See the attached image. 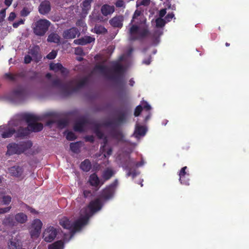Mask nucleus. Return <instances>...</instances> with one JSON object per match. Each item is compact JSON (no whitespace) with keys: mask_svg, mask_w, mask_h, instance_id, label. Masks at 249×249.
I'll use <instances>...</instances> for the list:
<instances>
[{"mask_svg":"<svg viewBox=\"0 0 249 249\" xmlns=\"http://www.w3.org/2000/svg\"><path fill=\"white\" fill-rule=\"evenodd\" d=\"M114 74L109 75L108 70L107 66L103 65H96L94 68V71H99L103 74L108 79L115 82L118 85H124V74L125 72L124 67L119 62H114L111 68Z\"/></svg>","mask_w":249,"mask_h":249,"instance_id":"nucleus-1","label":"nucleus"},{"mask_svg":"<svg viewBox=\"0 0 249 249\" xmlns=\"http://www.w3.org/2000/svg\"><path fill=\"white\" fill-rule=\"evenodd\" d=\"M127 32L129 40L130 41L141 40L147 37L149 34L148 25H138L132 23Z\"/></svg>","mask_w":249,"mask_h":249,"instance_id":"nucleus-2","label":"nucleus"},{"mask_svg":"<svg viewBox=\"0 0 249 249\" xmlns=\"http://www.w3.org/2000/svg\"><path fill=\"white\" fill-rule=\"evenodd\" d=\"M51 25L50 21L46 19H40L33 24L34 33L39 36L45 35Z\"/></svg>","mask_w":249,"mask_h":249,"instance_id":"nucleus-3","label":"nucleus"},{"mask_svg":"<svg viewBox=\"0 0 249 249\" xmlns=\"http://www.w3.org/2000/svg\"><path fill=\"white\" fill-rule=\"evenodd\" d=\"M116 118L114 120H109L104 122L101 125L106 127H112L114 125H119L126 122V112L125 110L120 109H116Z\"/></svg>","mask_w":249,"mask_h":249,"instance_id":"nucleus-4","label":"nucleus"},{"mask_svg":"<svg viewBox=\"0 0 249 249\" xmlns=\"http://www.w3.org/2000/svg\"><path fill=\"white\" fill-rule=\"evenodd\" d=\"M118 185V179H116L112 183L102 190L100 195L101 198L105 200L112 198L114 196Z\"/></svg>","mask_w":249,"mask_h":249,"instance_id":"nucleus-5","label":"nucleus"},{"mask_svg":"<svg viewBox=\"0 0 249 249\" xmlns=\"http://www.w3.org/2000/svg\"><path fill=\"white\" fill-rule=\"evenodd\" d=\"M58 230L53 226L47 228L43 233V238L47 242H51L55 238Z\"/></svg>","mask_w":249,"mask_h":249,"instance_id":"nucleus-6","label":"nucleus"},{"mask_svg":"<svg viewBox=\"0 0 249 249\" xmlns=\"http://www.w3.org/2000/svg\"><path fill=\"white\" fill-rule=\"evenodd\" d=\"M74 80L70 81L67 85L63 84L59 79H55L52 81V86L53 87H58L60 88L63 92L66 95H70L69 88L71 87L74 84Z\"/></svg>","mask_w":249,"mask_h":249,"instance_id":"nucleus-7","label":"nucleus"},{"mask_svg":"<svg viewBox=\"0 0 249 249\" xmlns=\"http://www.w3.org/2000/svg\"><path fill=\"white\" fill-rule=\"evenodd\" d=\"M102 207V202L99 198L90 201L87 207V209L89 210V212L87 213L86 215H89V217L93 213L99 211Z\"/></svg>","mask_w":249,"mask_h":249,"instance_id":"nucleus-8","label":"nucleus"},{"mask_svg":"<svg viewBox=\"0 0 249 249\" xmlns=\"http://www.w3.org/2000/svg\"><path fill=\"white\" fill-rule=\"evenodd\" d=\"M89 219V216L86 215L80 217L72 222L71 231L72 234L74 233L76 231L80 230L81 228L86 225Z\"/></svg>","mask_w":249,"mask_h":249,"instance_id":"nucleus-9","label":"nucleus"},{"mask_svg":"<svg viewBox=\"0 0 249 249\" xmlns=\"http://www.w3.org/2000/svg\"><path fill=\"white\" fill-rule=\"evenodd\" d=\"M28 94V90L26 88L18 87L12 92L13 98L18 101L24 100Z\"/></svg>","mask_w":249,"mask_h":249,"instance_id":"nucleus-10","label":"nucleus"},{"mask_svg":"<svg viewBox=\"0 0 249 249\" xmlns=\"http://www.w3.org/2000/svg\"><path fill=\"white\" fill-rule=\"evenodd\" d=\"M89 78L87 76H85L82 78L79 81L77 82L76 86L74 87H71L69 89L70 95L78 91L80 89L85 87L89 83ZM70 87L69 88H70Z\"/></svg>","mask_w":249,"mask_h":249,"instance_id":"nucleus-11","label":"nucleus"},{"mask_svg":"<svg viewBox=\"0 0 249 249\" xmlns=\"http://www.w3.org/2000/svg\"><path fill=\"white\" fill-rule=\"evenodd\" d=\"M89 120L86 118L82 117L76 122L73 126L74 131L82 132L84 130V127L86 124H90Z\"/></svg>","mask_w":249,"mask_h":249,"instance_id":"nucleus-12","label":"nucleus"},{"mask_svg":"<svg viewBox=\"0 0 249 249\" xmlns=\"http://www.w3.org/2000/svg\"><path fill=\"white\" fill-rule=\"evenodd\" d=\"M121 163L122 167L125 170H131L135 166V161L130 158L129 155L122 159Z\"/></svg>","mask_w":249,"mask_h":249,"instance_id":"nucleus-13","label":"nucleus"},{"mask_svg":"<svg viewBox=\"0 0 249 249\" xmlns=\"http://www.w3.org/2000/svg\"><path fill=\"white\" fill-rule=\"evenodd\" d=\"M80 33L78 29L76 27H72L70 29L66 30L63 34V37L65 39H73L77 36H79Z\"/></svg>","mask_w":249,"mask_h":249,"instance_id":"nucleus-14","label":"nucleus"},{"mask_svg":"<svg viewBox=\"0 0 249 249\" xmlns=\"http://www.w3.org/2000/svg\"><path fill=\"white\" fill-rule=\"evenodd\" d=\"M51 10L50 2L45 0L42 1L38 6V11L41 15H46L48 14Z\"/></svg>","mask_w":249,"mask_h":249,"instance_id":"nucleus-15","label":"nucleus"},{"mask_svg":"<svg viewBox=\"0 0 249 249\" xmlns=\"http://www.w3.org/2000/svg\"><path fill=\"white\" fill-rule=\"evenodd\" d=\"M124 17L122 15L116 16L109 20V24L114 28H121L123 25Z\"/></svg>","mask_w":249,"mask_h":249,"instance_id":"nucleus-16","label":"nucleus"},{"mask_svg":"<svg viewBox=\"0 0 249 249\" xmlns=\"http://www.w3.org/2000/svg\"><path fill=\"white\" fill-rule=\"evenodd\" d=\"M20 116L22 119L25 120L27 122L28 124V126H29V124L30 123H35V122H37V121L41 120L40 117L29 113L22 114L20 115Z\"/></svg>","mask_w":249,"mask_h":249,"instance_id":"nucleus-17","label":"nucleus"},{"mask_svg":"<svg viewBox=\"0 0 249 249\" xmlns=\"http://www.w3.org/2000/svg\"><path fill=\"white\" fill-rule=\"evenodd\" d=\"M7 154L9 155L13 154H20L22 153V151L19 149V143H9L7 146Z\"/></svg>","mask_w":249,"mask_h":249,"instance_id":"nucleus-18","label":"nucleus"},{"mask_svg":"<svg viewBox=\"0 0 249 249\" xmlns=\"http://www.w3.org/2000/svg\"><path fill=\"white\" fill-rule=\"evenodd\" d=\"M115 174V172L110 168H107L103 172L102 179L101 180V186L103 185L106 181L110 179Z\"/></svg>","mask_w":249,"mask_h":249,"instance_id":"nucleus-19","label":"nucleus"},{"mask_svg":"<svg viewBox=\"0 0 249 249\" xmlns=\"http://www.w3.org/2000/svg\"><path fill=\"white\" fill-rule=\"evenodd\" d=\"M9 173L10 175L13 177L21 178L22 179L23 169L22 167L19 166H13L9 168Z\"/></svg>","mask_w":249,"mask_h":249,"instance_id":"nucleus-20","label":"nucleus"},{"mask_svg":"<svg viewBox=\"0 0 249 249\" xmlns=\"http://www.w3.org/2000/svg\"><path fill=\"white\" fill-rule=\"evenodd\" d=\"M95 38L90 36H85L83 37L75 39L73 43L77 45H85L87 44L94 42Z\"/></svg>","mask_w":249,"mask_h":249,"instance_id":"nucleus-21","label":"nucleus"},{"mask_svg":"<svg viewBox=\"0 0 249 249\" xmlns=\"http://www.w3.org/2000/svg\"><path fill=\"white\" fill-rule=\"evenodd\" d=\"M115 11L113 5H109L107 4H104L101 8V12L104 16L111 15Z\"/></svg>","mask_w":249,"mask_h":249,"instance_id":"nucleus-22","label":"nucleus"},{"mask_svg":"<svg viewBox=\"0 0 249 249\" xmlns=\"http://www.w3.org/2000/svg\"><path fill=\"white\" fill-rule=\"evenodd\" d=\"M89 183L92 186L97 187L99 185H101V181L96 173H93L89 176Z\"/></svg>","mask_w":249,"mask_h":249,"instance_id":"nucleus-23","label":"nucleus"},{"mask_svg":"<svg viewBox=\"0 0 249 249\" xmlns=\"http://www.w3.org/2000/svg\"><path fill=\"white\" fill-rule=\"evenodd\" d=\"M39 47L38 46H36L30 49L28 53L31 54L32 57L35 60L36 62L38 61V59H40L41 57L39 53Z\"/></svg>","mask_w":249,"mask_h":249,"instance_id":"nucleus-24","label":"nucleus"},{"mask_svg":"<svg viewBox=\"0 0 249 249\" xmlns=\"http://www.w3.org/2000/svg\"><path fill=\"white\" fill-rule=\"evenodd\" d=\"M29 132L32 131L37 132L43 129V126L41 123L35 122V123H30L28 126Z\"/></svg>","mask_w":249,"mask_h":249,"instance_id":"nucleus-25","label":"nucleus"},{"mask_svg":"<svg viewBox=\"0 0 249 249\" xmlns=\"http://www.w3.org/2000/svg\"><path fill=\"white\" fill-rule=\"evenodd\" d=\"M15 218L11 215H8L2 220V224L6 226L13 227L16 225Z\"/></svg>","mask_w":249,"mask_h":249,"instance_id":"nucleus-26","label":"nucleus"},{"mask_svg":"<svg viewBox=\"0 0 249 249\" xmlns=\"http://www.w3.org/2000/svg\"><path fill=\"white\" fill-rule=\"evenodd\" d=\"M93 0H85L81 3L82 12L83 14H88L91 8V3Z\"/></svg>","mask_w":249,"mask_h":249,"instance_id":"nucleus-27","label":"nucleus"},{"mask_svg":"<svg viewBox=\"0 0 249 249\" xmlns=\"http://www.w3.org/2000/svg\"><path fill=\"white\" fill-rule=\"evenodd\" d=\"M59 224L64 228L71 231L72 222L70 221L68 218L66 217L62 218L59 221Z\"/></svg>","mask_w":249,"mask_h":249,"instance_id":"nucleus-28","label":"nucleus"},{"mask_svg":"<svg viewBox=\"0 0 249 249\" xmlns=\"http://www.w3.org/2000/svg\"><path fill=\"white\" fill-rule=\"evenodd\" d=\"M19 149L22 151V153L31 148L33 146L32 142L28 140L24 142H19Z\"/></svg>","mask_w":249,"mask_h":249,"instance_id":"nucleus-29","label":"nucleus"},{"mask_svg":"<svg viewBox=\"0 0 249 249\" xmlns=\"http://www.w3.org/2000/svg\"><path fill=\"white\" fill-rule=\"evenodd\" d=\"M93 129L94 133L99 139H102L104 136V133L100 130L101 124L99 123H94Z\"/></svg>","mask_w":249,"mask_h":249,"instance_id":"nucleus-30","label":"nucleus"},{"mask_svg":"<svg viewBox=\"0 0 249 249\" xmlns=\"http://www.w3.org/2000/svg\"><path fill=\"white\" fill-rule=\"evenodd\" d=\"M30 132L28 127H19L16 132V137L23 138L29 135Z\"/></svg>","mask_w":249,"mask_h":249,"instance_id":"nucleus-31","label":"nucleus"},{"mask_svg":"<svg viewBox=\"0 0 249 249\" xmlns=\"http://www.w3.org/2000/svg\"><path fill=\"white\" fill-rule=\"evenodd\" d=\"M80 168L84 172H89L91 168V162L89 159H86L81 163Z\"/></svg>","mask_w":249,"mask_h":249,"instance_id":"nucleus-32","label":"nucleus"},{"mask_svg":"<svg viewBox=\"0 0 249 249\" xmlns=\"http://www.w3.org/2000/svg\"><path fill=\"white\" fill-rule=\"evenodd\" d=\"M47 41L49 42H53L58 44L60 41V37L57 34L52 33L48 36Z\"/></svg>","mask_w":249,"mask_h":249,"instance_id":"nucleus-33","label":"nucleus"},{"mask_svg":"<svg viewBox=\"0 0 249 249\" xmlns=\"http://www.w3.org/2000/svg\"><path fill=\"white\" fill-rule=\"evenodd\" d=\"M15 218L17 222L21 224L25 223L27 220V215L23 213H19L16 214Z\"/></svg>","mask_w":249,"mask_h":249,"instance_id":"nucleus-34","label":"nucleus"},{"mask_svg":"<svg viewBox=\"0 0 249 249\" xmlns=\"http://www.w3.org/2000/svg\"><path fill=\"white\" fill-rule=\"evenodd\" d=\"M110 134L114 139L118 141H122L124 137L121 131L114 128L111 130L110 131Z\"/></svg>","mask_w":249,"mask_h":249,"instance_id":"nucleus-35","label":"nucleus"},{"mask_svg":"<svg viewBox=\"0 0 249 249\" xmlns=\"http://www.w3.org/2000/svg\"><path fill=\"white\" fill-rule=\"evenodd\" d=\"M82 143L81 141L71 143L70 145L71 150L74 153H78L80 152Z\"/></svg>","mask_w":249,"mask_h":249,"instance_id":"nucleus-36","label":"nucleus"},{"mask_svg":"<svg viewBox=\"0 0 249 249\" xmlns=\"http://www.w3.org/2000/svg\"><path fill=\"white\" fill-rule=\"evenodd\" d=\"M63 242L61 240L57 241L48 246V249H63Z\"/></svg>","mask_w":249,"mask_h":249,"instance_id":"nucleus-37","label":"nucleus"},{"mask_svg":"<svg viewBox=\"0 0 249 249\" xmlns=\"http://www.w3.org/2000/svg\"><path fill=\"white\" fill-rule=\"evenodd\" d=\"M94 32L98 35L105 34L107 32V30L102 25H96L94 28Z\"/></svg>","mask_w":249,"mask_h":249,"instance_id":"nucleus-38","label":"nucleus"},{"mask_svg":"<svg viewBox=\"0 0 249 249\" xmlns=\"http://www.w3.org/2000/svg\"><path fill=\"white\" fill-rule=\"evenodd\" d=\"M42 226V223L40 220L38 219H35L32 224V227L33 229L36 230L37 232L41 231Z\"/></svg>","mask_w":249,"mask_h":249,"instance_id":"nucleus-39","label":"nucleus"},{"mask_svg":"<svg viewBox=\"0 0 249 249\" xmlns=\"http://www.w3.org/2000/svg\"><path fill=\"white\" fill-rule=\"evenodd\" d=\"M16 132V130L14 128H10L4 131L1 134V137L3 138H10Z\"/></svg>","mask_w":249,"mask_h":249,"instance_id":"nucleus-40","label":"nucleus"},{"mask_svg":"<svg viewBox=\"0 0 249 249\" xmlns=\"http://www.w3.org/2000/svg\"><path fill=\"white\" fill-rule=\"evenodd\" d=\"M146 128L143 126H138L135 129V133L136 135L143 136L146 133Z\"/></svg>","mask_w":249,"mask_h":249,"instance_id":"nucleus-41","label":"nucleus"},{"mask_svg":"<svg viewBox=\"0 0 249 249\" xmlns=\"http://www.w3.org/2000/svg\"><path fill=\"white\" fill-rule=\"evenodd\" d=\"M62 68V65L60 63H51L50 65V69L55 72L60 71L61 69Z\"/></svg>","mask_w":249,"mask_h":249,"instance_id":"nucleus-42","label":"nucleus"},{"mask_svg":"<svg viewBox=\"0 0 249 249\" xmlns=\"http://www.w3.org/2000/svg\"><path fill=\"white\" fill-rule=\"evenodd\" d=\"M187 168V166H184L180 169L178 174V175L179 176V180H181L182 181H183L184 176H189V174L187 173V172L186 171Z\"/></svg>","mask_w":249,"mask_h":249,"instance_id":"nucleus-43","label":"nucleus"},{"mask_svg":"<svg viewBox=\"0 0 249 249\" xmlns=\"http://www.w3.org/2000/svg\"><path fill=\"white\" fill-rule=\"evenodd\" d=\"M156 25L157 27L162 28L164 26L166 21L162 18H159L156 19Z\"/></svg>","mask_w":249,"mask_h":249,"instance_id":"nucleus-44","label":"nucleus"},{"mask_svg":"<svg viewBox=\"0 0 249 249\" xmlns=\"http://www.w3.org/2000/svg\"><path fill=\"white\" fill-rule=\"evenodd\" d=\"M18 246V243L15 240L11 239L8 242V249H17Z\"/></svg>","mask_w":249,"mask_h":249,"instance_id":"nucleus-45","label":"nucleus"},{"mask_svg":"<svg viewBox=\"0 0 249 249\" xmlns=\"http://www.w3.org/2000/svg\"><path fill=\"white\" fill-rule=\"evenodd\" d=\"M57 126L60 128H63L68 125V121L65 119L60 120L57 122Z\"/></svg>","mask_w":249,"mask_h":249,"instance_id":"nucleus-46","label":"nucleus"},{"mask_svg":"<svg viewBox=\"0 0 249 249\" xmlns=\"http://www.w3.org/2000/svg\"><path fill=\"white\" fill-rule=\"evenodd\" d=\"M12 198L10 196H4L2 198V202L4 205H8L11 202Z\"/></svg>","mask_w":249,"mask_h":249,"instance_id":"nucleus-47","label":"nucleus"},{"mask_svg":"<svg viewBox=\"0 0 249 249\" xmlns=\"http://www.w3.org/2000/svg\"><path fill=\"white\" fill-rule=\"evenodd\" d=\"M66 139L69 141H73L76 139V136L75 134L71 132H69L66 135Z\"/></svg>","mask_w":249,"mask_h":249,"instance_id":"nucleus-48","label":"nucleus"},{"mask_svg":"<svg viewBox=\"0 0 249 249\" xmlns=\"http://www.w3.org/2000/svg\"><path fill=\"white\" fill-rule=\"evenodd\" d=\"M56 55L57 51L53 50L47 54L46 57L49 59H53L56 57Z\"/></svg>","mask_w":249,"mask_h":249,"instance_id":"nucleus-49","label":"nucleus"},{"mask_svg":"<svg viewBox=\"0 0 249 249\" xmlns=\"http://www.w3.org/2000/svg\"><path fill=\"white\" fill-rule=\"evenodd\" d=\"M142 106L141 105L138 106L135 109L134 115L136 117L139 116V115L141 114V112L142 111Z\"/></svg>","mask_w":249,"mask_h":249,"instance_id":"nucleus-50","label":"nucleus"},{"mask_svg":"<svg viewBox=\"0 0 249 249\" xmlns=\"http://www.w3.org/2000/svg\"><path fill=\"white\" fill-rule=\"evenodd\" d=\"M40 233V231H38V232H37L36 230L33 229L30 231L31 236L33 238L38 237Z\"/></svg>","mask_w":249,"mask_h":249,"instance_id":"nucleus-51","label":"nucleus"},{"mask_svg":"<svg viewBox=\"0 0 249 249\" xmlns=\"http://www.w3.org/2000/svg\"><path fill=\"white\" fill-rule=\"evenodd\" d=\"M189 176H184L183 178V181H182L181 180H179V181L181 184L185 185H189L190 184L189 183Z\"/></svg>","mask_w":249,"mask_h":249,"instance_id":"nucleus-52","label":"nucleus"},{"mask_svg":"<svg viewBox=\"0 0 249 249\" xmlns=\"http://www.w3.org/2000/svg\"><path fill=\"white\" fill-rule=\"evenodd\" d=\"M6 15L5 9H2L0 11V24L3 22Z\"/></svg>","mask_w":249,"mask_h":249,"instance_id":"nucleus-53","label":"nucleus"},{"mask_svg":"<svg viewBox=\"0 0 249 249\" xmlns=\"http://www.w3.org/2000/svg\"><path fill=\"white\" fill-rule=\"evenodd\" d=\"M140 14L141 12L136 10L133 15L132 19H131V22L129 23V25L133 23L134 21V19L137 18L138 17L140 16Z\"/></svg>","mask_w":249,"mask_h":249,"instance_id":"nucleus-54","label":"nucleus"},{"mask_svg":"<svg viewBox=\"0 0 249 249\" xmlns=\"http://www.w3.org/2000/svg\"><path fill=\"white\" fill-rule=\"evenodd\" d=\"M11 208V206H9L5 208H0V214H3L9 212Z\"/></svg>","mask_w":249,"mask_h":249,"instance_id":"nucleus-55","label":"nucleus"},{"mask_svg":"<svg viewBox=\"0 0 249 249\" xmlns=\"http://www.w3.org/2000/svg\"><path fill=\"white\" fill-rule=\"evenodd\" d=\"M86 142L93 143L94 142V137L93 135H88L85 137Z\"/></svg>","mask_w":249,"mask_h":249,"instance_id":"nucleus-56","label":"nucleus"},{"mask_svg":"<svg viewBox=\"0 0 249 249\" xmlns=\"http://www.w3.org/2000/svg\"><path fill=\"white\" fill-rule=\"evenodd\" d=\"M175 15L173 12L168 13L165 17V20L167 22H169L174 17Z\"/></svg>","mask_w":249,"mask_h":249,"instance_id":"nucleus-57","label":"nucleus"},{"mask_svg":"<svg viewBox=\"0 0 249 249\" xmlns=\"http://www.w3.org/2000/svg\"><path fill=\"white\" fill-rule=\"evenodd\" d=\"M32 60V56H31L30 55H26L24 57V61L25 64H29L30 63H31Z\"/></svg>","mask_w":249,"mask_h":249,"instance_id":"nucleus-58","label":"nucleus"},{"mask_svg":"<svg viewBox=\"0 0 249 249\" xmlns=\"http://www.w3.org/2000/svg\"><path fill=\"white\" fill-rule=\"evenodd\" d=\"M4 76L6 78L9 79L11 81H14L15 80V76L10 73H5Z\"/></svg>","mask_w":249,"mask_h":249,"instance_id":"nucleus-59","label":"nucleus"},{"mask_svg":"<svg viewBox=\"0 0 249 249\" xmlns=\"http://www.w3.org/2000/svg\"><path fill=\"white\" fill-rule=\"evenodd\" d=\"M30 13V12L28 11L27 8H24L21 11V15L23 17H26Z\"/></svg>","mask_w":249,"mask_h":249,"instance_id":"nucleus-60","label":"nucleus"},{"mask_svg":"<svg viewBox=\"0 0 249 249\" xmlns=\"http://www.w3.org/2000/svg\"><path fill=\"white\" fill-rule=\"evenodd\" d=\"M142 106V108H143L147 111H149L151 109V106L148 104V103L147 102H143Z\"/></svg>","mask_w":249,"mask_h":249,"instance_id":"nucleus-61","label":"nucleus"},{"mask_svg":"<svg viewBox=\"0 0 249 249\" xmlns=\"http://www.w3.org/2000/svg\"><path fill=\"white\" fill-rule=\"evenodd\" d=\"M124 2L123 0H118L116 1L115 5L117 7H122L124 6Z\"/></svg>","mask_w":249,"mask_h":249,"instance_id":"nucleus-62","label":"nucleus"},{"mask_svg":"<svg viewBox=\"0 0 249 249\" xmlns=\"http://www.w3.org/2000/svg\"><path fill=\"white\" fill-rule=\"evenodd\" d=\"M61 74L63 75H67L69 73L68 70L62 66V68L60 70Z\"/></svg>","mask_w":249,"mask_h":249,"instance_id":"nucleus-63","label":"nucleus"},{"mask_svg":"<svg viewBox=\"0 0 249 249\" xmlns=\"http://www.w3.org/2000/svg\"><path fill=\"white\" fill-rule=\"evenodd\" d=\"M91 195V192L90 190H84L83 191V196L84 197L87 198Z\"/></svg>","mask_w":249,"mask_h":249,"instance_id":"nucleus-64","label":"nucleus"}]
</instances>
